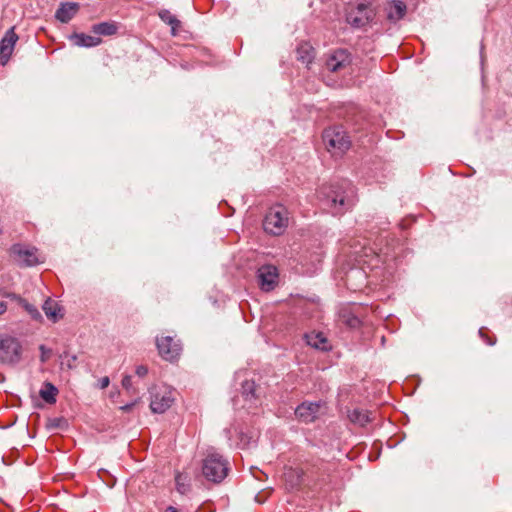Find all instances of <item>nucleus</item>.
<instances>
[{
    "label": "nucleus",
    "mask_w": 512,
    "mask_h": 512,
    "mask_svg": "<svg viewBox=\"0 0 512 512\" xmlns=\"http://www.w3.org/2000/svg\"><path fill=\"white\" fill-rule=\"evenodd\" d=\"M317 197L322 209L332 215L346 213L357 201L356 189L352 182L346 179L322 185Z\"/></svg>",
    "instance_id": "obj_1"
},
{
    "label": "nucleus",
    "mask_w": 512,
    "mask_h": 512,
    "mask_svg": "<svg viewBox=\"0 0 512 512\" xmlns=\"http://www.w3.org/2000/svg\"><path fill=\"white\" fill-rule=\"evenodd\" d=\"M350 253L359 265H368L371 268L377 267L382 259L385 261L389 256L388 250L384 251L381 248L376 249L369 246L367 239H363L362 242L360 240L354 241L351 244Z\"/></svg>",
    "instance_id": "obj_2"
},
{
    "label": "nucleus",
    "mask_w": 512,
    "mask_h": 512,
    "mask_svg": "<svg viewBox=\"0 0 512 512\" xmlns=\"http://www.w3.org/2000/svg\"><path fill=\"white\" fill-rule=\"evenodd\" d=\"M204 477L214 483H220L228 473V462L218 453L209 452L203 460Z\"/></svg>",
    "instance_id": "obj_3"
},
{
    "label": "nucleus",
    "mask_w": 512,
    "mask_h": 512,
    "mask_svg": "<svg viewBox=\"0 0 512 512\" xmlns=\"http://www.w3.org/2000/svg\"><path fill=\"white\" fill-rule=\"evenodd\" d=\"M22 344L16 337L0 336V364L14 366L21 361Z\"/></svg>",
    "instance_id": "obj_4"
},
{
    "label": "nucleus",
    "mask_w": 512,
    "mask_h": 512,
    "mask_svg": "<svg viewBox=\"0 0 512 512\" xmlns=\"http://www.w3.org/2000/svg\"><path fill=\"white\" fill-rule=\"evenodd\" d=\"M288 226V211L283 205H275L266 213L263 228L272 235H281Z\"/></svg>",
    "instance_id": "obj_5"
},
{
    "label": "nucleus",
    "mask_w": 512,
    "mask_h": 512,
    "mask_svg": "<svg viewBox=\"0 0 512 512\" xmlns=\"http://www.w3.org/2000/svg\"><path fill=\"white\" fill-rule=\"evenodd\" d=\"M323 141L327 150L334 155H342L350 147V140L342 127H330L323 132Z\"/></svg>",
    "instance_id": "obj_6"
},
{
    "label": "nucleus",
    "mask_w": 512,
    "mask_h": 512,
    "mask_svg": "<svg viewBox=\"0 0 512 512\" xmlns=\"http://www.w3.org/2000/svg\"><path fill=\"white\" fill-rule=\"evenodd\" d=\"M375 17V8L370 2L359 3L347 12V22L355 28H364L369 25Z\"/></svg>",
    "instance_id": "obj_7"
},
{
    "label": "nucleus",
    "mask_w": 512,
    "mask_h": 512,
    "mask_svg": "<svg viewBox=\"0 0 512 512\" xmlns=\"http://www.w3.org/2000/svg\"><path fill=\"white\" fill-rule=\"evenodd\" d=\"M10 256L20 267H30L40 263L38 249L21 243L12 245Z\"/></svg>",
    "instance_id": "obj_8"
},
{
    "label": "nucleus",
    "mask_w": 512,
    "mask_h": 512,
    "mask_svg": "<svg viewBox=\"0 0 512 512\" xmlns=\"http://www.w3.org/2000/svg\"><path fill=\"white\" fill-rule=\"evenodd\" d=\"M150 394V408L154 413H164L174 401V392L166 386L153 387Z\"/></svg>",
    "instance_id": "obj_9"
},
{
    "label": "nucleus",
    "mask_w": 512,
    "mask_h": 512,
    "mask_svg": "<svg viewBox=\"0 0 512 512\" xmlns=\"http://www.w3.org/2000/svg\"><path fill=\"white\" fill-rule=\"evenodd\" d=\"M156 346L160 356L167 361L176 360L182 350L180 342L171 336L157 337Z\"/></svg>",
    "instance_id": "obj_10"
},
{
    "label": "nucleus",
    "mask_w": 512,
    "mask_h": 512,
    "mask_svg": "<svg viewBox=\"0 0 512 512\" xmlns=\"http://www.w3.org/2000/svg\"><path fill=\"white\" fill-rule=\"evenodd\" d=\"M257 279L262 291H272L277 286L279 280L277 267L270 264L262 265L258 268Z\"/></svg>",
    "instance_id": "obj_11"
},
{
    "label": "nucleus",
    "mask_w": 512,
    "mask_h": 512,
    "mask_svg": "<svg viewBox=\"0 0 512 512\" xmlns=\"http://www.w3.org/2000/svg\"><path fill=\"white\" fill-rule=\"evenodd\" d=\"M351 63L350 54L344 49L332 52L326 59V68L331 72H340Z\"/></svg>",
    "instance_id": "obj_12"
},
{
    "label": "nucleus",
    "mask_w": 512,
    "mask_h": 512,
    "mask_svg": "<svg viewBox=\"0 0 512 512\" xmlns=\"http://www.w3.org/2000/svg\"><path fill=\"white\" fill-rule=\"evenodd\" d=\"M320 409V402H303L295 409V415L302 422L310 423L319 416Z\"/></svg>",
    "instance_id": "obj_13"
},
{
    "label": "nucleus",
    "mask_w": 512,
    "mask_h": 512,
    "mask_svg": "<svg viewBox=\"0 0 512 512\" xmlns=\"http://www.w3.org/2000/svg\"><path fill=\"white\" fill-rule=\"evenodd\" d=\"M18 40L17 34L14 32V29H9L2 40L0 41V58L2 60L7 61L14 49V46Z\"/></svg>",
    "instance_id": "obj_14"
},
{
    "label": "nucleus",
    "mask_w": 512,
    "mask_h": 512,
    "mask_svg": "<svg viewBox=\"0 0 512 512\" xmlns=\"http://www.w3.org/2000/svg\"><path fill=\"white\" fill-rule=\"evenodd\" d=\"M78 8L79 6L77 3H62L56 10L55 17L62 23H68L75 16Z\"/></svg>",
    "instance_id": "obj_15"
},
{
    "label": "nucleus",
    "mask_w": 512,
    "mask_h": 512,
    "mask_svg": "<svg viewBox=\"0 0 512 512\" xmlns=\"http://www.w3.org/2000/svg\"><path fill=\"white\" fill-rule=\"evenodd\" d=\"M42 309L46 315V317L51 320L52 322H57L59 321L61 318H63V312H62V308L59 306V304L48 298L43 306H42Z\"/></svg>",
    "instance_id": "obj_16"
},
{
    "label": "nucleus",
    "mask_w": 512,
    "mask_h": 512,
    "mask_svg": "<svg viewBox=\"0 0 512 512\" xmlns=\"http://www.w3.org/2000/svg\"><path fill=\"white\" fill-rule=\"evenodd\" d=\"M257 386L254 381H245L242 384V396L249 403L247 409L257 406L258 395L256 394Z\"/></svg>",
    "instance_id": "obj_17"
},
{
    "label": "nucleus",
    "mask_w": 512,
    "mask_h": 512,
    "mask_svg": "<svg viewBox=\"0 0 512 512\" xmlns=\"http://www.w3.org/2000/svg\"><path fill=\"white\" fill-rule=\"evenodd\" d=\"M406 4L399 0L392 1L387 7V18L392 22H397L406 14Z\"/></svg>",
    "instance_id": "obj_18"
},
{
    "label": "nucleus",
    "mask_w": 512,
    "mask_h": 512,
    "mask_svg": "<svg viewBox=\"0 0 512 512\" xmlns=\"http://www.w3.org/2000/svg\"><path fill=\"white\" fill-rule=\"evenodd\" d=\"M305 338L307 344L315 349H319L322 351H327L330 349V345L326 337L320 332H312L310 334H306Z\"/></svg>",
    "instance_id": "obj_19"
},
{
    "label": "nucleus",
    "mask_w": 512,
    "mask_h": 512,
    "mask_svg": "<svg viewBox=\"0 0 512 512\" xmlns=\"http://www.w3.org/2000/svg\"><path fill=\"white\" fill-rule=\"evenodd\" d=\"M159 18L171 27V34L177 36L181 27V22L169 10L162 9L158 12Z\"/></svg>",
    "instance_id": "obj_20"
},
{
    "label": "nucleus",
    "mask_w": 512,
    "mask_h": 512,
    "mask_svg": "<svg viewBox=\"0 0 512 512\" xmlns=\"http://www.w3.org/2000/svg\"><path fill=\"white\" fill-rule=\"evenodd\" d=\"M72 40L74 41V44L77 46H83V47H94L101 43V38L97 36H91L86 34H74L72 36Z\"/></svg>",
    "instance_id": "obj_21"
},
{
    "label": "nucleus",
    "mask_w": 512,
    "mask_h": 512,
    "mask_svg": "<svg viewBox=\"0 0 512 512\" xmlns=\"http://www.w3.org/2000/svg\"><path fill=\"white\" fill-rule=\"evenodd\" d=\"M297 59L305 64H310L314 59V49L309 43H301L296 50Z\"/></svg>",
    "instance_id": "obj_22"
},
{
    "label": "nucleus",
    "mask_w": 512,
    "mask_h": 512,
    "mask_svg": "<svg viewBox=\"0 0 512 512\" xmlns=\"http://www.w3.org/2000/svg\"><path fill=\"white\" fill-rule=\"evenodd\" d=\"M92 30L98 35L111 36L117 32V26L111 22H102L95 24Z\"/></svg>",
    "instance_id": "obj_23"
},
{
    "label": "nucleus",
    "mask_w": 512,
    "mask_h": 512,
    "mask_svg": "<svg viewBox=\"0 0 512 512\" xmlns=\"http://www.w3.org/2000/svg\"><path fill=\"white\" fill-rule=\"evenodd\" d=\"M349 419L355 424L364 426L370 421V415L366 410L354 409L349 413Z\"/></svg>",
    "instance_id": "obj_24"
},
{
    "label": "nucleus",
    "mask_w": 512,
    "mask_h": 512,
    "mask_svg": "<svg viewBox=\"0 0 512 512\" xmlns=\"http://www.w3.org/2000/svg\"><path fill=\"white\" fill-rule=\"evenodd\" d=\"M18 304L29 314L33 320L42 321V315L36 306L21 297L18 298Z\"/></svg>",
    "instance_id": "obj_25"
},
{
    "label": "nucleus",
    "mask_w": 512,
    "mask_h": 512,
    "mask_svg": "<svg viewBox=\"0 0 512 512\" xmlns=\"http://www.w3.org/2000/svg\"><path fill=\"white\" fill-rule=\"evenodd\" d=\"M57 392L58 391L56 387L51 383L47 382L44 384V387L40 390V396L47 403L51 404L56 402Z\"/></svg>",
    "instance_id": "obj_26"
},
{
    "label": "nucleus",
    "mask_w": 512,
    "mask_h": 512,
    "mask_svg": "<svg viewBox=\"0 0 512 512\" xmlns=\"http://www.w3.org/2000/svg\"><path fill=\"white\" fill-rule=\"evenodd\" d=\"M176 489L180 494H186L190 490L187 476L183 474H177L175 477Z\"/></svg>",
    "instance_id": "obj_27"
},
{
    "label": "nucleus",
    "mask_w": 512,
    "mask_h": 512,
    "mask_svg": "<svg viewBox=\"0 0 512 512\" xmlns=\"http://www.w3.org/2000/svg\"><path fill=\"white\" fill-rule=\"evenodd\" d=\"M39 350L41 352L40 361L42 363L47 362L52 355V350L50 348H47L45 345H40Z\"/></svg>",
    "instance_id": "obj_28"
},
{
    "label": "nucleus",
    "mask_w": 512,
    "mask_h": 512,
    "mask_svg": "<svg viewBox=\"0 0 512 512\" xmlns=\"http://www.w3.org/2000/svg\"><path fill=\"white\" fill-rule=\"evenodd\" d=\"M135 374L139 378H144L148 374V367L146 365H138L135 369Z\"/></svg>",
    "instance_id": "obj_29"
},
{
    "label": "nucleus",
    "mask_w": 512,
    "mask_h": 512,
    "mask_svg": "<svg viewBox=\"0 0 512 512\" xmlns=\"http://www.w3.org/2000/svg\"><path fill=\"white\" fill-rule=\"evenodd\" d=\"M122 386L124 389L129 391L132 388V376L125 375L122 379Z\"/></svg>",
    "instance_id": "obj_30"
},
{
    "label": "nucleus",
    "mask_w": 512,
    "mask_h": 512,
    "mask_svg": "<svg viewBox=\"0 0 512 512\" xmlns=\"http://www.w3.org/2000/svg\"><path fill=\"white\" fill-rule=\"evenodd\" d=\"M479 336L486 342V344L488 345H494L495 344V339H490L484 332V328H480L479 329Z\"/></svg>",
    "instance_id": "obj_31"
},
{
    "label": "nucleus",
    "mask_w": 512,
    "mask_h": 512,
    "mask_svg": "<svg viewBox=\"0 0 512 512\" xmlns=\"http://www.w3.org/2000/svg\"><path fill=\"white\" fill-rule=\"evenodd\" d=\"M110 384V379L109 377L105 376V377H102L99 382H98V386L100 389H105L109 386Z\"/></svg>",
    "instance_id": "obj_32"
},
{
    "label": "nucleus",
    "mask_w": 512,
    "mask_h": 512,
    "mask_svg": "<svg viewBox=\"0 0 512 512\" xmlns=\"http://www.w3.org/2000/svg\"><path fill=\"white\" fill-rule=\"evenodd\" d=\"M359 324V319L354 317L351 319V321L349 322V325L352 326V327H355Z\"/></svg>",
    "instance_id": "obj_33"
},
{
    "label": "nucleus",
    "mask_w": 512,
    "mask_h": 512,
    "mask_svg": "<svg viewBox=\"0 0 512 512\" xmlns=\"http://www.w3.org/2000/svg\"><path fill=\"white\" fill-rule=\"evenodd\" d=\"M6 311V304L3 302H0V315L3 314Z\"/></svg>",
    "instance_id": "obj_34"
},
{
    "label": "nucleus",
    "mask_w": 512,
    "mask_h": 512,
    "mask_svg": "<svg viewBox=\"0 0 512 512\" xmlns=\"http://www.w3.org/2000/svg\"><path fill=\"white\" fill-rule=\"evenodd\" d=\"M165 512H178V510L173 506H169L166 508Z\"/></svg>",
    "instance_id": "obj_35"
}]
</instances>
